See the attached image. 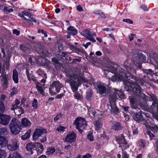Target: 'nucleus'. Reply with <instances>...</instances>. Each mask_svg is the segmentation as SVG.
<instances>
[{"mask_svg":"<svg viewBox=\"0 0 158 158\" xmlns=\"http://www.w3.org/2000/svg\"><path fill=\"white\" fill-rule=\"evenodd\" d=\"M107 67L108 69H106V71L114 73V75L110 78V80L113 81H122L128 87L135 82L136 83L138 82L141 85L144 84L146 82L145 79L139 78L131 74L135 73V70L131 65H130L129 66H125L124 68L125 69L121 68V69H119L120 71H119V73L118 72V70L119 69L120 67H118L116 69L113 67V64L109 62Z\"/></svg>","mask_w":158,"mask_h":158,"instance_id":"obj_1","label":"nucleus"},{"mask_svg":"<svg viewBox=\"0 0 158 158\" xmlns=\"http://www.w3.org/2000/svg\"><path fill=\"white\" fill-rule=\"evenodd\" d=\"M68 81L73 92H75L74 94L75 98L77 99H80V94L78 92L76 91L78 90L79 85L83 82H86L87 80L83 77L79 76L74 74L69 75Z\"/></svg>","mask_w":158,"mask_h":158,"instance_id":"obj_2","label":"nucleus"},{"mask_svg":"<svg viewBox=\"0 0 158 158\" xmlns=\"http://www.w3.org/2000/svg\"><path fill=\"white\" fill-rule=\"evenodd\" d=\"M146 82L143 85H141V84L139 83V82H137L136 83L135 82H134V83H132L130 85H129V87H128L129 88H131V89L133 91V93L136 95L137 97L138 96L139 98V100H136L135 98L134 97H131L130 98L129 101L130 103V106L132 108V109H135L137 108V104H140L141 105H142V100H143L144 102V99L143 98L141 97L140 95H138L137 94V93H135L133 89L134 88L136 87V85H138L140 87V85H145L147 83V81L146 80Z\"/></svg>","mask_w":158,"mask_h":158,"instance_id":"obj_3","label":"nucleus"},{"mask_svg":"<svg viewBox=\"0 0 158 158\" xmlns=\"http://www.w3.org/2000/svg\"><path fill=\"white\" fill-rule=\"evenodd\" d=\"M19 123V122L15 118H13L11 121L9 126L11 132L13 134L17 135L20 132L21 128Z\"/></svg>","mask_w":158,"mask_h":158,"instance_id":"obj_4","label":"nucleus"},{"mask_svg":"<svg viewBox=\"0 0 158 158\" xmlns=\"http://www.w3.org/2000/svg\"><path fill=\"white\" fill-rule=\"evenodd\" d=\"M50 87L49 88V90L51 94V95H55L60 91L63 86L61 83L57 81H53Z\"/></svg>","mask_w":158,"mask_h":158,"instance_id":"obj_5","label":"nucleus"},{"mask_svg":"<svg viewBox=\"0 0 158 158\" xmlns=\"http://www.w3.org/2000/svg\"><path fill=\"white\" fill-rule=\"evenodd\" d=\"M81 34L85 37L87 39L93 42H96L94 36H96V34L94 32L91 31L90 30L86 29L81 32Z\"/></svg>","mask_w":158,"mask_h":158,"instance_id":"obj_6","label":"nucleus"},{"mask_svg":"<svg viewBox=\"0 0 158 158\" xmlns=\"http://www.w3.org/2000/svg\"><path fill=\"white\" fill-rule=\"evenodd\" d=\"M116 96L110 95V97L109 98L110 105L108 104V108L110 106L111 107L110 111L112 113H118L119 112V110L118 109L115 104Z\"/></svg>","mask_w":158,"mask_h":158,"instance_id":"obj_7","label":"nucleus"},{"mask_svg":"<svg viewBox=\"0 0 158 158\" xmlns=\"http://www.w3.org/2000/svg\"><path fill=\"white\" fill-rule=\"evenodd\" d=\"M73 124L76 126L77 129H78V127L84 129L86 127V123L84 119L81 117H77L74 120Z\"/></svg>","mask_w":158,"mask_h":158,"instance_id":"obj_8","label":"nucleus"},{"mask_svg":"<svg viewBox=\"0 0 158 158\" xmlns=\"http://www.w3.org/2000/svg\"><path fill=\"white\" fill-rule=\"evenodd\" d=\"M47 132V130L44 128H36L33 134V138L34 140L37 139L44 133L45 134Z\"/></svg>","mask_w":158,"mask_h":158,"instance_id":"obj_9","label":"nucleus"},{"mask_svg":"<svg viewBox=\"0 0 158 158\" xmlns=\"http://www.w3.org/2000/svg\"><path fill=\"white\" fill-rule=\"evenodd\" d=\"M88 111L90 116L92 117L93 116L96 119H100L102 118V113L100 111L89 108L88 110Z\"/></svg>","mask_w":158,"mask_h":158,"instance_id":"obj_10","label":"nucleus"},{"mask_svg":"<svg viewBox=\"0 0 158 158\" xmlns=\"http://www.w3.org/2000/svg\"><path fill=\"white\" fill-rule=\"evenodd\" d=\"M119 147L123 149H126L129 148V145L125 139L124 136L123 135H121L120 138L118 139Z\"/></svg>","mask_w":158,"mask_h":158,"instance_id":"obj_11","label":"nucleus"},{"mask_svg":"<svg viewBox=\"0 0 158 158\" xmlns=\"http://www.w3.org/2000/svg\"><path fill=\"white\" fill-rule=\"evenodd\" d=\"M0 113V123L3 125H6L10 120V116Z\"/></svg>","mask_w":158,"mask_h":158,"instance_id":"obj_12","label":"nucleus"},{"mask_svg":"<svg viewBox=\"0 0 158 158\" xmlns=\"http://www.w3.org/2000/svg\"><path fill=\"white\" fill-rule=\"evenodd\" d=\"M76 137L77 135L73 131L69 132L66 135L65 140L68 142L72 143L75 141Z\"/></svg>","mask_w":158,"mask_h":158,"instance_id":"obj_13","label":"nucleus"},{"mask_svg":"<svg viewBox=\"0 0 158 158\" xmlns=\"http://www.w3.org/2000/svg\"><path fill=\"white\" fill-rule=\"evenodd\" d=\"M119 98H123L124 97V95L123 92L121 90H117L116 89H114L113 90H112L109 94V98L110 97V95L114 96L115 95L116 96L115 100L117 98V95Z\"/></svg>","mask_w":158,"mask_h":158,"instance_id":"obj_14","label":"nucleus"},{"mask_svg":"<svg viewBox=\"0 0 158 158\" xmlns=\"http://www.w3.org/2000/svg\"><path fill=\"white\" fill-rule=\"evenodd\" d=\"M98 91L101 94H106L107 88L106 85L104 84H99L96 85Z\"/></svg>","mask_w":158,"mask_h":158,"instance_id":"obj_15","label":"nucleus"},{"mask_svg":"<svg viewBox=\"0 0 158 158\" xmlns=\"http://www.w3.org/2000/svg\"><path fill=\"white\" fill-rule=\"evenodd\" d=\"M2 86L3 89H5L7 87L8 81L9 80L8 77L6 74H2Z\"/></svg>","mask_w":158,"mask_h":158,"instance_id":"obj_16","label":"nucleus"},{"mask_svg":"<svg viewBox=\"0 0 158 158\" xmlns=\"http://www.w3.org/2000/svg\"><path fill=\"white\" fill-rule=\"evenodd\" d=\"M112 129L115 131H119L121 130L123 127L119 122L113 121L111 124Z\"/></svg>","mask_w":158,"mask_h":158,"instance_id":"obj_17","label":"nucleus"},{"mask_svg":"<svg viewBox=\"0 0 158 158\" xmlns=\"http://www.w3.org/2000/svg\"><path fill=\"white\" fill-rule=\"evenodd\" d=\"M143 55H139L138 54H135L132 56V57L135 62L138 63L139 64V67L140 68L141 67V65L139 64L142 60V59L141 58Z\"/></svg>","mask_w":158,"mask_h":158,"instance_id":"obj_18","label":"nucleus"},{"mask_svg":"<svg viewBox=\"0 0 158 158\" xmlns=\"http://www.w3.org/2000/svg\"><path fill=\"white\" fill-rule=\"evenodd\" d=\"M8 141L6 138L3 136H0V147L2 148L7 144Z\"/></svg>","mask_w":158,"mask_h":158,"instance_id":"obj_19","label":"nucleus"},{"mask_svg":"<svg viewBox=\"0 0 158 158\" xmlns=\"http://www.w3.org/2000/svg\"><path fill=\"white\" fill-rule=\"evenodd\" d=\"M14 110L15 115L18 116H20L24 113V110L22 107H17Z\"/></svg>","mask_w":158,"mask_h":158,"instance_id":"obj_20","label":"nucleus"},{"mask_svg":"<svg viewBox=\"0 0 158 158\" xmlns=\"http://www.w3.org/2000/svg\"><path fill=\"white\" fill-rule=\"evenodd\" d=\"M33 145L32 143H29L27 144L26 146L27 152L26 153L27 155H30L33 154L32 148Z\"/></svg>","mask_w":158,"mask_h":158,"instance_id":"obj_21","label":"nucleus"},{"mask_svg":"<svg viewBox=\"0 0 158 158\" xmlns=\"http://www.w3.org/2000/svg\"><path fill=\"white\" fill-rule=\"evenodd\" d=\"M21 123L23 127L30 126L31 124V123L30 121L26 118H24L22 119Z\"/></svg>","mask_w":158,"mask_h":158,"instance_id":"obj_22","label":"nucleus"},{"mask_svg":"<svg viewBox=\"0 0 158 158\" xmlns=\"http://www.w3.org/2000/svg\"><path fill=\"white\" fill-rule=\"evenodd\" d=\"M35 145L36 146L38 147V149H36L37 153L38 155L41 154L44 149V146L43 145L40 143H35Z\"/></svg>","mask_w":158,"mask_h":158,"instance_id":"obj_23","label":"nucleus"},{"mask_svg":"<svg viewBox=\"0 0 158 158\" xmlns=\"http://www.w3.org/2000/svg\"><path fill=\"white\" fill-rule=\"evenodd\" d=\"M133 118L134 120L138 121H142L143 119L142 114L140 113H135Z\"/></svg>","mask_w":158,"mask_h":158,"instance_id":"obj_24","label":"nucleus"},{"mask_svg":"<svg viewBox=\"0 0 158 158\" xmlns=\"http://www.w3.org/2000/svg\"><path fill=\"white\" fill-rule=\"evenodd\" d=\"M36 88L38 92L42 95L44 94V90L42 88V85L40 83H37L36 85Z\"/></svg>","mask_w":158,"mask_h":158,"instance_id":"obj_25","label":"nucleus"},{"mask_svg":"<svg viewBox=\"0 0 158 158\" xmlns=\"http://www.w3.org/2000/svg\"><path fill=\"white\" fill-rule=\"evenodd\" d=\"M27 76L28 79L30 81H32L35 82L36 81V79L35 77L34 76L33 74L31 73H29L27 70H26Z\"/></svg>","mask_w":158,"mask_h":158,"instance_id":"obj_26","label":"nucleus"},{"mask_svg":"<svg viewBox=\"0 0 158 158\" xmlns=\"http://www.w3.org/2000/svg\"><path fill=\"white\" fill-rule=\"evenodd\" d=\"M13 79L15 83L18 82V73L16 69L13 70Z\"/></svg>","mask_w":158,"mask_h":158,"instance_id":"obj_27","label":"nucleus"},{"mask_svg":"<svg viewBox=\"0 0 158 158\" xmlns=\"http://www.w3.org/2000/svg\"><path fill=\"white\" fill-rule=\"evenodd\" d=\"M96 130H99L102 127V123L100 120H96L94 123Z\"/></svg>","mask_w":158,"mask_h":158,"instance_id":"obj_28","label":"nucleus"},{"mask_svg":"<svg viewBox=\"0 0 158 158\" xmlns=\"http://www.w3.org/2000/svg\"><path fill=\"white\" fill-rule=\"evenodd\" d=\"M8 158H21V156L17 152H14L11 153Z\"/></svg>","mask_w":158,"mask_h":158,"instance_id":"obj_29","label":"nucleus"},{"mask_svg":"<svg viewBox=\"0 0 158 158\" xmlns=\"http://www.w3.org/2000/svg\"><path fill=\"white\" fill-rule=\"evenodd\" d=\"M150 61L151 64L155 66H158V56H156L154 58H151Z\"/></svg>","mask_w":158,"mask_h":158,"instance_id":"obj_30","label":"nucleus"},{"mask_svg":"<svg viewBox=\"0 0 158 158\" xmlns=\"http://www.w3.org/2000/svg\"><path fill=\"white\" fill-rule=\"evenodd\" d=\"M7 147L8 149L10 150L14 151L16 150L17 148V144L13 143L10 145H7Z\"/></svg>","mask_w":158,"mask_h":158,"instance_id":"obj_31","label":"nucleus"},{"mask_svg":"<svg viewBox=\"0 0 158 158\" xmlns=\"http://www.w3.org/2000/svg\"><path fill=\"white\" fill-rule=\"evenodd\" d=\"M31 131H27L24 135L21 136V138L23 140H25L28 138L30 136Z\"/></svg>","mask_w":158,"mask_h":158,"instance_id":"obj_32","label":"nucleus"},{"mask_svg":"<svg viewBox=\"0 0 158 158\" xmlns=\"http://www.w3.org/2000/svg\"><path fill=\"white\" fill-rule=\"evenodd\" d=\"M20 49L24 52L27 53L29 51V49L28 47L24 46L23 45H20Z\"/></svg>","mask_w":158,"mask_h":158,"instance_id":"obj_33","label":"nucleus"},{"mask_svg":"<svg viewBox=\"0 0 158 158\" xmlns=\"http://www.w3.org/2000/svg\"><path fill=\"white\" fill-rule=\"evenodd\" d=\"M37 73L38 75L42 76L43 77H45L46 78H47V74L44 71H42L41 69H40L38 70Z\"/></svg>","mask_w":158,"mask_h":158,"instance_id":"obj_34","label":"nucleus"},{"mask_svg":"<svg viewBox=\"0 0 158 158\" xmlns=\"http://www.w3.org/2000/svg\"><path fill=\"white\" fill-rule=\"evenodd\" d=\"M20 103V101L18 99H16L15 101V104L12 105V107L11 108V110H13L15 109V108L18 107L17 106Z\"/></svg>","mask_w":158,"mask_h":158,"instance_id":"obj_35","label":"nucleus"},{"mask_svg":"<svg viewBox=\"0 0 158 158\" xmlns=\"http://www.w3.org/2000/svg\"><path fill=\"white\" fill-rule=\"evenodd\" d=\"M32 106L35 109H37L38 107V101L36 99H34L32 102Z\"/></svg>","mask_w":158,"mask_h":158,"instance_id":"obj_36","label":"nucleus"},{"mask_svg":"<svg viewBox=\"0 0 158 158\" xmlns=\"http://www.w3.org/2000/svg\"><path fill=\"white\" fill-rule=\"evenodd\" d=\"M139 144L140 147L142 148L145 147V141L144 139H141L139 141Z\"/></svg>","mask_w":158,"mask_h":158,"instance_id":"obj_37","label":"nucleus"},{"mask_svg":"<svg viewBox=\"0 0 158 158\" xmlns=\"http://www.w3.org/2000/svg\"><path fill=\"white\" fill-rule=\"evenodd\" d=\"M5 110V107L3 103L0 101V113H3Z\"/></svg>","mask_w":158,"mask_h":158,"instance_id":"obj_38","label":"nucleus"},{"mask_svg":"<svg viewBox=\"0 0 158 158\" xmlns=\"http://www.w3.org/2000/svg\"><path fill=\"white\" fill-rule=\"evenodd\" d=\"M6 155L5 150L0 149V158H5L6 157Z\"/></svg>","mask_w":158,"mask_h":158,"instance_id":"obj_39","label":"nucleus"},{"mask_svg":"<svg viewBox=\"0 0 158 158\" xmlns=\"http://www.w3.org/2000/svg\"><path fill=\"white\" fill-rule=\"evenodd\" d=\"M29 18L30 19H27L29 21H26L28 22L30 24L32 25H33V23L31 22H34L35 23H36V20L33 17L31 16L30 17H29Z\"/></svg>","mask_w":158,"mask_h":158,"instance_id":"obj_40","label":"nucleus"},{"mask_svg":"<svg viewBox=\"0 0 158 158\" xmlns=\"http://www.w3.org/2000/svg\"><path fill=\"white\" fill-rule=\"evenodd\" d=\"M4 10L5 12L6 13V14H8L11 12H13L14 11V10L13 9L10 8V9H9L8 7L6 6L4 7Z\"/></svg>","mask_w":158,"mask_h":158,"instance_id":"obj_41","label":"nucleus"},{"mask_svg":"<svg viewBox=\"0 0 158 158\" xmlns=\"http://www.w3.org/2000/svg\"><path fill=\"white\" fill-rule=\"evenodd\" d=\"M55 150L54 148H49L48 149V151L46 152V153L48 155L53 154L55 152Z\"/></svg>","mask_w":158,"mask_h":158,"instance_id":"obj_42","label":"nucleus"},{"mask_svg":"<svg viewBox=\"0 0 158 158\" xmlns=\"http://www.w3.org/2000/svg\"><path fill=\"white\" fill-rule=\"evenodd\" d=\"M12 91L10 94V96H13L17 93V89L15 87H14L12 89Z\"/></svg>","mask_w":158,"mask_h":158,"instance_id":"obj_43","label":"nucleus"},{"mask_svg":"<svg viewBox=\"0 0 158 158\" xmlns=\"http://www.w3.org/2000/svg\"><path fill=\"white\" fill-rule=\"evenodd\" d=\"M62 114L61 113H60L57 114L56 117L54 118V120L56 122L59 118H60L62 116Z\"/></svg>","mask_w":158,"mask_h":158,"instance_id":"obj_44","label":"nucleus"},{"mask_svg":"<svg viewBox=\"0 0 158 158\" xmlns=\"http://www.w3.org/2000/svg\"><path fill=\"white\" fill-rule=\"evenodd\" d=\"M122 158H128L129 155L127 153L126 151H122Z\"/></svg>","mask_w":158,"mask_h":158,"instance_id":"obj_45","label":"nucleus"},{"mask_svg":"<svg viewBox=\"0 0 158 158\" xmlns=\"http://www.w3.org/2000/svg\"><path fill=\"white\" fill-rule=\"evenodd\" d=\"M65 129H66V127H63V126H61L58 127L57 128L56 130H57V131H58L60 132L64 131Z\"/></svg>","mask_w":158,"mask_h":158,"instance_id":"obj_46","label":"nucleus"},{"mask_svg":"<svg viewBox=\"0 0 158 158\" xmlns=\"http://www.w3.org/2000/svg\"><path fill=\"white\" fill-rule=\"evenodd\" d=\"M123 22L128 23L131 24H132L133 23V21L128 19H123Z\"/></svg>","mask_w":158,"mask_h":158,"instance_id":"obj_47","label":"nucleus"},{"mask_svg":"<svg viewBox=\"0 0 158 158\" xmlns=\"http://www.w3.org/2000/svg\"><path fill=\"white\" fill-rule=\"evenodd\" d=\"M67 30L71 31H77V30L73 26H70L68 28Z\"/></svg>","mask_w":158,"mask_h":158,"instance_id":"obj_48","label":"nucleus"},{"mask_svg":"<svg viewBox=\"0 0 158 158\" xmlns=\"http://www.w3.org/2000/svg\"><path fill=\"white\" fill-rule=\"evenodd\" d=\"M7 131V129L5 128L0 129V135H2L3 133Z\"/></svg>","mask_w":158,"mask_h":158,"instance_id":"obj_49","label":"nucleus"},{"mask_svg":"<svg viewBox=\"0 0 158 158\" xmlns=\"http://www.w3.org/2000/svg\"><path fill=\"white\" fill-rule=\"evenodd\" d=\"M92 93L91 90H89L87 92V98H90L92 96Z\"/></svg>","mask_w":158,"mask_h":158,"instance_id":"obj_50","label":"nucleus"},{"mask_svg":"<svg viewBox=\"0 0 158 158\" xmlns=\"http://www.w3.org/2000/svg\"><path fill=\"white\" fill-rule=\"evenodd\" d=\"M147 134L149 135L150 139H152L154 137V135L153 133H152L150 131H147Z\"/></svg>","mask_w":158,"mask_h":158,"instance_id":"obj_51","label":"nucleus"},{"mask_svg":"<svg viewBox=\"0 0 158 158\" xmlns=\"http://www.w3.org/2000/svg\"><path fill=\"white\" fill-rule=\"evenodd\" d=\"M140 7L141 9H142L144 11H147L148 9V7L145 5H141L140 6Z\"/></svg>","mask_w":158,"mask_h":158,"instance_id":"obj_52","label":"nucleus"},{"mask_svg":"<svg viewBox=\"0 0 158 158\" xmlns=\"http://www.w3.org/2000/svg\"><path fill=\"white\" fill-rule=\"evenodd\" d=\"M87 137L90 140L92 141L93 140L94 138L93 136L92 133L89 134L87 135Z\"/></svg>","mask_w":158,"mask_h":158,"instance_id":"obj_53","label":"nucleus"},{"mask_svg":"<svg viewBox=\"0 0 158 158\" xmlns=\"http://www.w3.org/2000/svg\"><path fill=\"white\" fill-rule=\"evenodd\" d=\"M122 108L124 110L125 112L126 113H127L129 112V106H122Z\"/></svg>","mask_w":158,"mask_h":158,"instance_id":"obj_54","label":"nucleus"},{"mask_svg":"<svg viewBox=\"0 0 158 158\" xmlns=\"http://www.w3.org/2000/svg\"><path fill=\"white\" fill-rule=\"evenodd\" d=\"M18 15L21 17L22 19L26 20V21H29L23 15V12H22V13H19L18 14Z\"/></svg>","mask_w":158,"mask_h":158,"instance_id":"obj_55","label":"nucleus"},{"mask_svg":"<svg viewBox=\"0 0 158 158\" xmlns=\"http://www.w3.org/2000/svg\"><path fill=\"white\" fill-rule=\"evenodd\" d=\"M145 73H147L148 74L152 75L153 73V72L152 70L150 69L149 70H145Z\"/></svg>","mask_w":158,"mask_h":158,"instance_id":"obj_56","label":"nucleus"},{"mask_svg":"<svg viewBox=\"0 0 158 158\" xmlns=\"http://www.w3.org/2000/svg\"><path fill=\"white\" fill-rule=\"evenodd\" d=\"M136 36V35L134 34H131L130 35H129V40L131 41L133 40L134 37Z\"/></svg>","mask_w":158,"mask_h":158,"instance_id":"obj_57","label":"nucleus"},{"mask_svg":"<svg viewBox=\"0 0 158 158\" xmlns=\"http://www.w3.org/2000/svg\"><path fill=\"white\" fill-rule=\"evenodd\" d=\"M99 16L100 17L103 19H105L106 18V16L105 14L102 12H101L99 14Z\"/></svg>","mask_w":158,"mask_h":158,"instance_id":"obj_58","label":"nucleus"},{"mask_svg":"<svg viewBox=\"0 0 158 158\" xmlns=\"http://www.w3.org/2000/svg\"><path fill=\"white\" fill-rule=\"evenodd\" d=\"M52 60L53 62L55 64H58L59 63V60L57 58H52Z\"/></svg>","mask_w":158,"mask_h":158,"instance_id":"obj_59","label":"nucleus"},{"mask_svg":"<svg viewBox=\"0 0 158 158\" xmlns=\"http://www.w3.org/2000/svg\"><path fill=\"white\" fill-rule=\"evenodd\" d=\"M22 12H23V14L24 16L26 15V16H28L29 17H30L31 16V14L29 12H25L24 11H23Z\"/></svg>","mask_w":158,"mask_h":158,"instance_id":"obj_60","label":"nucleus"},{"mask_svg":"<svg viewBox=\"0 0 158 158\" xmlns=\"http://www.w3.org/2000/svg\"><path fill=\"white\" fill-rule=\"evenodd\" d=\"M13 33L14 34H16L17 35H18L20 34V31L16 29H14L13 30Z\"/></svg>","mask_w":158,"mask_h":158,"instance_id":"obj_61","label":"nucleus"},{"mask_svg":"<svg viewBox=\"0 0 158 158\" xmlns=\"http://www.w3.org/2000/svg\"><path fill=\"white\" fill-rule=\"evenodd\" d=\"M59 54L60 55L61 58H63L65 57L66 54L64 52H60Z\"/></svg>","mask_w":158,"mask_h":158,"instance_id":"obj_62","label":"nucleus"},{"mask_svg":"<svg viewBox=\"0 0 158 158\" xmlns=\"http://www.w3.org/2000/svg\"><path fill=\"white\" fill-rule=\"evenodd\" d=\"M77 9L79 11H82L83 10V9L80 5H78L77 6Z\"/></svg>","mask_w":158,"mask_h":158,"instance_id":"obj_63","label":"nucleus"},{"mask_svg":"<svg viewBox=\"0 0 158 158\" xmlns=\"http://www.w3.org/2000/svg\"><path fill=\"white\" fill-rule=\"evenodd\" d=\"M91 44V43L90 42H87L86 44H83V46L85 48H87L88 46Z\"/></svg>","mask_w":158,"mask_h":158,"instance_id":"obj_64","label":"nucleus"}]
</instances>
